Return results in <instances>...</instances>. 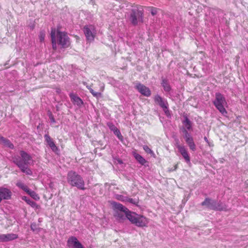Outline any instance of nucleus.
I'll return each instance as SVG.
<instances>
[{"mask_svg":"<svg viewBox=\"0 0 248 248\" xmlns=\"http://www.w3.org/2000/svg\"><path fill=\"white\" fill-rule=\"evenodd\" d=\"M0 144H3L11 149H13L14 148V144L8 139L1 136H0Z\"/></svg>","mask_w":248,"mask_h":248,"instance_id":"obj_17","label":"nucleus"},{"mask_svg":"<svg viewBox=\"0 0 248 248\" xmlns=\"http://www.w3.org/2000/svg\"><path fill=\"white\" fill-rule=\"evenodd\" d=\"M211 209L214 210L219 211H227V207L225 205H223L222 202H219L217 203L216 202L215 203H213L211 206Z\"/></svg>","mask_w":248,"mask_h":248,"instance_id":"obj_15","label":"nucleus"},{"mask_svg":"<svg viewBox=\"0 0 248 248\" xmlns=\"http://www.w3.org/2000/svg\"><path fill=\"white\" fill-rule=\"evenodd\" d=\"M177 148L187 163H190V157L188 152L184 145L178 144Z\"/></svg>","mask_w":248,"mask_h":248,"instance_id":"obj_12","label":"nucleus"},{"mask_svg":"<svg viewBox=\"0 0 248 248\" xmlns=\"http://www.w3.org/2000/svg\"><path fill=\"white\" fill-rule=\"evenodd\" d=\"M27 193L29 194L31 197L33 199L35 200H37L39 199V197L38 194L34 192V191H32L30 189L28 190Z\"/></svg>","mask_w":248,"mask_h":248,"instance_id":"obj_26","label":"nucleus"},{"mask_svg":"<svg viewBox=\"0 0 248 248\" xmlns=\"http://www.w3.org/2000/svg\"><path fill=\"white\" fill-rule=\"evenodd\" d=\"M0 242H3L2 234H0Z\"/></svg>","mask_w":248,"mask_h":248,"instance_id":"obj_40","label":"nucleus"},{"mask_svg":"<svg viewBox=\"0 0 248 248\" xmlns=\"http://www.w3.org/2000/svg\"><path fill=\"white\" fill-rule=\"evenodd\" d=\"M111 205L115 213H119V212H123L125 214L126 218H127L128 217L127 215L131 212L128 209L120 203L113 202H111Z\"/></svg>","mask_w":248,"mask_h":248,"instance_id":"obj_9","label":"nucleus"},{"mask_svg":"<svg viewBox=\"0 0 248 248\" xmlns=\"http://www.w3.org/2000/svg\"><path fill=\"white\" fill-rule=\"evenodd\" d=\"M67 246L69 248H83L82 244L75 236L70 237L67 242Z\"/></svg>","mask_w":248,"mask_h":248,"instance_id":"obj_10","label":"nucleus"},{"mask_svg":"<svg viewBox=\"0 0 248 248\" xmlns=\"http://www.w3.org/2000/svg\"><path fill=\"white\" fill-rule=\"evenodd\" d=\"M20 155L22 159L18 156H15L13 158V162L19 168L22 172L25 173L27 175H31L32 174V171L26 165L29 164L30 161L32 160L31 156L24 151H20Z\"/></svg>","mask_w":248,"mask_h":248,"instance_id":"obj_1","label":"nucleus"},{"mask_svg":"<svg viewBox=\"0 0 248 248\" xmlns=\"http://www.w3.org/2000/svg\"><path fill=\"white\" fill-rule=\"evenodd\" d=\"M132 154L135 159L141 165H143L147 162L146 160L136 151L133 152Z\"/></svg>","mask_w":248,"mask_h":248,"instance_id":"obj_20","label":"nucleus"},{"mask_svg":"<svg viewBox=\"0 0 248 248\" xmlns=\"http://www.w3.org/2000/svg\"><path fill=\"white\" fill-rule=\"evenodd\" d=\"M107 125L109 128L113 132L115 131V129H117V128L112 123H108L107 124Z\"/></svg>","mask_w":248,"mask_h":248,"instance_id":"obj_30","label":"nucleus"},{"mask_svg":"<svg viewBox=\"0 0 248 248\" xmlns=\"http://www.w3.org/2000/svg\"><path fill=\"white\" fill-rule=\"evenodd\" d=\"M89 90H90V93L92 94V95L94 97H95L96 98H98L99 97H101L102 96L101 92H103V91L104 90V87L101 86L100 87V92H96L92 88H90Z\"/></svg>","mask_w":248,"mask_h":248,"instance_id":"obj_21","label":"nucleus"},{"mask_svg":"<svg viewBox=\"0 0 248 248\" xmlns=\"http://www.w3.org/2000/svg\"><path fill=\"white\" fill-rule=\"evenodd\" d=\"M136 88L141 94L145 96L149 97L151 94L150 89L143 84L138 83L136 85Z\"/></svg>","mask_w":248,"mask_h":248,"instance_id":"obj_11","label":"nucleus"},{"mask_svg":"<svg viewBox=\"0 0 248 248\" xmlns=\"http://www.w3.org/2000/svg\"><path fill=\"white\" fill-rule=\"evenodd\" d=\"M3 242H8L16 239L18 238V235L15 233L2 234Z\"/></svg>","mask_w":248,"mask_h":248,"instance_id":"obj_18","label":"nucleus"},{"mask_svg":"<svg viewBox=\"0 0 248 248\" xmlns=\"http://www.w3.org/2000/svg\"><path fill=\"white\" fill-rule=\"evenodd\" d=\"M16 186L19 187L20 188L22 189L23 190L25 191L26 193L27 192L28 190H29V188L28 187L24 185L23 183H22L20 181H18L16 183Z\"/></svg>","mask_w":248,"mask_h":248,"instance_id":"obj_25","label":"nucleus"},{"mask_svg":"<svg viewBox=\"0 0 248 248\" xmlns=\"http://www.w3.org/2000/svg\"><path fill=\"white\" fill-rule=\"evenodd\" d=\"M184 138L185 139V140L187 139L188 138H191L192 137L190 136V135L189 133H187L186 135L184 136Z\"/></svg>","mask_w":248,"mask_h":248,"instance_id":"obj_37","label":"nucleus"},{"mask_svg":"<svg viewBox=\"0 0 248 248\" xmlns=\"http://www.w3.org/2000/svg\"><path fill=\"white\" fill-rule=\"evenodd\" d=\"M49 118L50 119L51 122L53 123H55L56 122L55 119L51 113L49 115Z\"/></svg>","mask_w":248,"mask_h":248,"instance_id":"obj_36","label":"nucleus"},{"mask_svg":"<svg viewBox=\"0 0 248 248\" xmlns=\"http://www.w3.org/2000/svg\"><path fill=\"white\" fill-rule=\"evenodd\" d=\"M204 140L207 142V143H208L209 142L206 137H204Z\"/></svg>","mask_w":248,"mask_h":248,"instance_id":"obj_41","label":"nucleus"},{"mask_svg":"<svg viewBox=\"0 0 248 248\" xmlns=\"http://www.w3.org/2000/svg\"><path fill=\"white\" fill-rule=\"evenodd\" d=\"M31 229L32 230H33V229H32V225H31Z\"/></svg>","mask_w":248,"mask_h":248,"instance_id":"obj_42","label":"nucleus"},{"mask_svg":"<svg viewBox=\"0 0 248 248\" xmlns=\"http://www.w3.org/2000/svg\"><path fill=\"white\" fill-rule=\"evenodd\" d=\"M114 216L119 220L123 219L124 217V215L121 213H115Z\"/></svg>","mask_w":248,"mask_h":248,"instance_id":"obj_32","label":"nucleus"},{"mask_svg":"<svg viewBox=\"0 0 248 248\" xmlns=\"http://www.w3.org/2000/svg\"><path fill=\"white\" fill-rule=\"evenodd\" d=\"M183 124L187 130H190L191 129V124L187 117H186L185 121L183 122Z\"/></svg>","mask_w":248,"mask_h":248,"instance_id":"obj_27","label":"nucleus"},{"mask_svg":"<svg viewBox=\"0 0 248 248\" xmlns=\"http://www.w3.org/2000/svg\"><path fill=\"white\" fill-rule=\"evenodd\" d=\"M183 133L184 134V136L186 135V134H187V133H188V131H187V130L185 128H184L183 130Z\"/></svg>","mask_w":248,"mask_h":248,"instance_id":"obj_39","label":"nucleus"},{"mask_svg":"<svg viewBox=\"0 0 248 248\" xmlns=\"http://www.w3.org/2000/svg\"><path fill=\"white\" fill-rule=\"evenodd\" d=\"M215 201H212L209 198H206L204 201L202 202V206L206 205L208 208L211 209V206L213 203H215Z\"/></svg>","mask_w":248,"mask_h":248,"instance_id":"obj_23","label":"nucleus"},{"mask_svg":"<svg viewBox=\"0 0 248 248\" xmlns=\"http://www.w3.org/2000/svg\"><path fill=\"white\" fill-rule=\"evenodd\" d=\"M69 96L71 101L74 105L80 107L83 104V102L82 100L76 94L74 93H70Z\"/></svg>","mask_w":248,"mask_h":248,"instance_id":"obj_16","label":"nucleus"},{"mask_svg":"<svg viewBox=\"0 0 248 248\" xmlns=\"http://www.w3.org/2000/svg\"><path fill=\"white\" fill-rule=\"evenodd\" d=\"M44 138L47 144L53 152H56L58 151V148L55 144L52 139L48 134H46L44 136Z\"/></svg>","mask_w":248,"mask_h":248,"instance_id":"obj_14","label":"nucleus"},{"mask_svg":"<svg viewBox=\"0 0 248 248\" xmlns=\"http://www.w3.org/2000/svg\"><path fill=\"white\" fill-rule=\"evenodd\" d=\"M144 150L148 154H152L153 151L147 145L143 146Z\"/></svg>","mask_w":248,"mask_h":248,"instance_id":"obj_31","label":"nucleus"},{"mask_svg":"<svg viewBox=\"0 0 248 248\" xmlns=\"http://www.w3.org/2000/svg\"><path fill=\"white\" fill-rule=\"evenodd\" d=\"M83 32L86 40L89 42H93L96 34V30L93 25H87L84 27Z\"/></svg>","mask_w":248,"mask_h":248,"instance_id":"obj_7","label":"nucleus"},{"mask_svg":"<svg viewBox=\"0 0 248 248\" xmlns=\"http://www.w3.org/2000/svg\"><path fill=\"white\" fill-rule=\"evenodd\" d=\"M178 164L179 163H177L173 166V167L171 168H169L168 171L169 172H171L176 170L178 168Z\"/></svg>","mask_w":248,"mask_h":248,"instance_id":"obj_33","label":"nucleus"},{"mask_svg":"<svg viewBox=\"0 0 248 248\" xmlns=\"http://www.w3.org/2000/svg\"><path fill=\"white\" fill-rule=\"evenodd\" d=\"M157 9L155 7H152L151 8V13L153 16H155L157 14Z\"/></svg>","mask_w":248,"mask_h":248,"instance_id":"obj_34","label":"nucleus"},{"mask_svg":"<svg viewBox=\"0 0 248 248\" xmlns=\"http://www.w3.org/2000/svg\"><path fill=\"white\" fill-rule=\"evenodd\" d=\"M129 19L134 26L138 25V23H143V12L138 8L132 9L129 16Z\"/></svg>","mask_w":248,"mask_h":248,"instance_id":"obj_6","label":"nucleus"},{"mask_svg":"<svg viewBox=\"0 0 248 248\" xmlns=\"http://www.w3.org/2000/svg\"><path fill=\"white\" fill-rule=\"evenodd\" d=\"M207 144L209 147H214V144L213 142L209 141Z\"/></svg>","mask_w":248,"mask_h":248,"instance_id":"obj_38","label":"nucleus"},{"mask_svg":"<svg viewBox=\"0 0 248 248\" xmlns=\"http://www.w3.org/2000/svg\"><path fill=\"white\" fill-rule=\"evenodd\" d=\"M11 191L7 188H0V198L2 199L9 200L11 198Z\"/></svg>","mask_w":248,"mask_h":248,"instance_id":"obj_13","label":"nucleus"},{"mask_svg":"<svg viewBox=\"0 0 248 248\" xmlns=\"http://www.w3.org/2000/svg\"><path fill=\"white\" fill-rule=\"evenodd\" d=\"M22 200L25 201L27 204H29L30 206H31L32 207L35 208V209H39L40 208V205H38L35 202H34L33 201L31 200L29 198H28L26 196H23L22 198Z\"/></svg>","mask_w":248,"mask_h":248,"instance_id":"obj_19","label":"nucleus"},{"mask_svg":"<svg viewBox=\"0 0 248 248\" xmlns=\"http://www.w3.org/2000/svg\"><path fill=\"white\" fill-rule=\"evenodd\" d=\"M154 100L155 103L159 105L163 108L165 114H168L169 113L168 109L169 104L166 100L163 99L162 97L158 94L155 96Z\"/></svg>","mask_w":248,"mask_h":248,"instance_id":"obj_8","label":"nucleus"},{"mask_svg":"<svg viewBox=\"0 0 248 248\" xmlns=\"http://www.w3.org/2000/svg\"><path fill=\"white\" fill-rule=\"evenodd\" d=\"M51 38L52 46H56V44L62 46H68L70 45V39L65 32H62L57 30L56 28H52L51 30Z\"/></svg>","mask_w":248,"mask_h":248,"instance_id":"obj_2","label":"nucleus"},{"mask_svg":"<svg viewBox=\"0 0 248 248\" xmlns=\"http://www.w3.org/2000/svg\"><path fill=\"white\" fill-rule=\"evenodd\" d=\"M186 141L190 150L193 151H195L196 150V145L194 142L192 137L191 138H188L186 140Z\"/></svg>","mask_w":248,"mask_h":248,"instance_id":"obj_22","label":"nucleus"},{"mask_svg":"<svg viewBox=\"0 0 248 248\" xmlns=\"http://www.w3.org/2000/svg\"><path fill=\"white\" fill-rule=\"evenodd\" d=\"M83 248H85L84 247Z\"/></svg>","mask_w":248,"mask_h":248,"instance_id":"obj_43","label":"nucleus"},{"mask_svg":"<svg viewBox=\"0 0 248 248\" xmlns=\"http://www.w3.org/2000/svg\"><path fill=\"white\" fill-rule=\"evenodd\" d=\"M114 134L118 137V138L120 140H122L123 137L122 135L120 130L117 128V129H115V131L114 132Z\"/></svg>","mask_w":248,"mask_h":248,"instance_id":"obj_29","label":"nucleus"},{"mask_svg":"<svg viewBox=\"0 0 248 248\" xmlns=\"http://www.w3.org/2000/svg\"><path fill=\"white\" fill-rule=\"evenodd\" d=\"M46 36V32L45 31H41L39 34V39L40 42H43Z\"/></svg>","mask_w":248,"mask_h":248,"instance_id":"obj_28","label":"nucleus"},{"mask_svg":"<svg viewBox=\"0 0 248 248\" xmlns=\"http://www.w3.org/2000/svg\"><path fill=\"white\" fill-rule=\"evenodd\" d=\"M214 105L219 111L223 115L227 114V111L224 108L227 104L225 97L220 93H216V98L213 102Z\"/></svg>","mask_w":248,"mask_h":248,"instance_id":"obj_5","label":"nucleus"},{"mask_svg":"<svg viewBox=\"0 0 248 248\" xmlns=\"http://www.w3.org/2000/svg\"><path fill=\"white\" fill-rule=\"evenodd\" d=\"M67 181L72 186L77 187L79 189L85 190V182L82 177L73 170L69 171L67 173Z\"/></svg>","mask_w":248,"mask_h":248,"instance_id":"obj_3","label":"nucleus"},{"mask_svg":"<svg viewBox=\"0 0 248 248\" xmlns=\"http://www.w3.org/2000/svg\"><path fill=\"white\" fill-rule=\"evenodd\" d=\"M127 219L131 223L139 227H147L149 223V219L146 217L136 214L135 212H131L127 215Z\"/></svg>","mask_w":248,"mask_h":248,"instance_id":"obj_4","label":"nucleus"},{"mask_svg":"<svg viewBox=\"0 0 248 248\" xmlns=\"http://www.w3.org/2000/svg\"><path fill=\"white\" fill-rule=\"evenodd\" d=\"M126 201L129 202L130 203H133L134 204H136L138 203V202L135 199L132 198H128L126 199Z\"/></svg>","mask_w":248,"mask_h":248,"instance_id":"obj_35","label":"nucleus"},{"mask_svg":"<svg viewBox=\"0 0 248 248\" xmlns=\"http://www.w3.org/2000/svg\"><path fill=\"white\" fill-rule=\"evenodd\" d=\"M161 85L163 86L164 90L166 92H169L171 90V88L169 84L168 81L165 79H163L161 82Z\"/></svg>","mask_w":248,"mask_h":248,"instance_id":"obj_24","label":"nucleus"}]
</instances>
